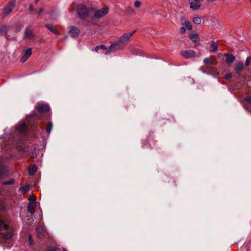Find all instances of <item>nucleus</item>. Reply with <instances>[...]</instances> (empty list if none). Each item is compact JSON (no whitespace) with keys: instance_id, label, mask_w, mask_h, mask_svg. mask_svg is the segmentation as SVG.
Wrapping results in <instances>:
<instances>
[{"instance_id":"obj_1","label":"nucleus","mask_w":251,"mask_h":251,"mask_svg":"<svg viewBox=\"0 0 251 251\" xmlns=\"http://www.w3.org/2000/svg\"><path fill=\"white\" fill-rule=\"evenodd\" d=\"M15 230L13 227H10L7 220L0 219V242L5 243L11 239L14 235Z\"/></svg>"},{"instance_id":"obj_2","label":"nucleus","mask_w":251,"mask_h":251,"mask_svg":"<svg viewBox=\"0 0 251 251\" xmlns=\"http://www.w3.org/2000/svg\"><path fill=\"white\" fill-rule=\"evenodd\" d=\"M76 11L79 18L82 20L85 19L90 16V9L83 4H78L76 7Z\"/></svg>"},{"instance_id":"obj_3","label":"nucleus","mask_w":251,"mask_h":251,"mask_svg":"<svg viewBox=\"0 0 251 251\" xmlns=\"http://www.w3.org/2000/svg\"><path fill=\"white\" fill-rule=\"evenodd\" d=\"M109 7L105 5L102 8L95 11L94 17L96 19L101 18L105 16L109 12Z\"/></svg>"},{"instance_id":"obj_4","label":"nucleus","mask_w":251,"mask_h":251,"mask_svg":"<svg viewBox=\"0 0 251 251\" xmlns=\"http://www.w3.org/2000/svg\"><path fill=\"white\" fill-rule=\"evenodd\" d=\"M15 0H13L10 1L8 5L4 8L2 12V17L3 18L9 14H10L12 11L13 8L15 7Z\"/></svg>"},{"instance_id":"obj_5","label":"nucleus","mask_w":251,"mask_h":251,"mask_svg":"<svg viewBox=\"0 0 251 251\" xmlns=\"http://www.w3.org/2000/svg\"><path fill=\"white\" fill-rule=\"evenodd\" d=\"M135 32L136 31L135 30L132 32L124 34L119 38L120 42L124 45H127L129 42L131 37Z\"/></svg>"},{"instance_id":"obj_6","label":"nucleus","mask_w":251,"mask_h":251,"mask_svg":"<svg viewBox=\"0 0 251 251\" xmlns=\"http://www.w3.org/2000/svg\"><path fill=\"white\" fill-rule=\"evenodd\" d=\"M36 108L40 113H49L50 111V107L47 104H38Z\"/></svg>"},{"instance_id":"obj_7","label":"nucleus","mask_w":251,"mask_h":251,"mask_svg":"<svg viewBox=\"0 0 251 251\" xmlns=\"http://www.w3.org/2000/svg\"><path fill=\"white\" fill-rule=\"evenodd\" d=\"M35 37V35L34 34L33 31L28 27H27L24 31L23 38L33 39Z\"/></svg>"},{"instance_id":"obj_8","label":"nucleus","mask_w":251,"mask_h":251,"mask_svg":"<svg viewBox=\"0 0 251 251\" xmlns=\"http://www.w3.org/2000/svg\"><path fill=\"white\" fill-rule=\"evenodd\" d=\"M32 53V48H29L23 52V55L21 58V62L24 63L31 56Z\"/></svg>"},{"instance_id":"obj_9","label":"nucleus","mask_w":251,"mask_h":251,"mask_svg":"<svg viewBox=\"0 0 251 251\" xmlns=\"http://www.w3.org/2000/svg\"><path fill=\"white\" fill-rule=\"evenodd\" d=\"M37 236L39 238H43L45 237L47 233L46 230L43 226H40L36 228Z\"/></svg>"},{"instance_id":"obj_10","label":"nucleus","mask_w":251,"mask_h":251,"mask_svg":"<svg viewBox=\"0 0 251 251\" xmlns=\"http://www.w3.org/2000/svg\"><path fill=\"white\" fill-rule=\"evenodd\" d=\"M80 32V30L78 28L75 26H71L69 29V33L72 37H77Z\"/></svg>"},{"instance_id":"obj_11","label":"nucleus","mask_w":251,"mask_h":251,"mask_svg":"<svg viewBox=\"0 0 251 251\" xmlns=\"http://www.w3.org/2000/svg\"><path fill=\"white\" fill-rule=\"evenodd\" d=\"M182 56L185 58H189L195 56V52L191 50H189L185 51H182L181 53Z\"/></svg>"},{"instance_id":"obj_12","label":"nucleus","mask_w":251,"mask_h":251,"mask_svg":"<svg viewBox=\"0 0 251 251\" xmlns=\"http://www.w3.org/2000/svg\"><path fill=\"white\" fill-rule=\"evenodd\" d=\"M121 49L120 45L119 43H114L112 44L109 49V50L106 51V54H109L110 52L114 51L116 50H118Z\"/></svg>"},{"instance_id":"obj_13","label":"nucleus","mask_w":251,"mask_h":251,"mask_svg":"<svg viewBox=\"0 0 251 251\" xmlns=\"http://www.w3.org/2000/svg\"><path fill=\"white\" fill-rule=\"evenodd\" d=\"M224 56L226 57L225 61L227 64H230L235 60V57L232 54H224Z\"/></svg>"},{"instance_id":"obj_14","label":"nucleus","mask_w":251,"mask_h":251,"mask_svg":"<svg viewBox=\"0 0 251 251\" xmlns=\"http://www.w3.org/2000/svg\"><path fill=\"white\" fill-rule=\"evenodd\" d=\"M37 206L36 201H30L28 203V210L31 215L34 214V210Z\"/></svg>"},{"instance_id":"obj_15","label":"nucleus","mask_w":251,"mask_h":251,"mask_svg":"<svg viewBox=\"0 0 251 251\" xmlns=\"http://www.w3.org/2000/svg\"><path fill=\"white\" fill-rule=\"evenodd\" d=\"M27 126L25 123H22L19 125L17 127L16 130L20 132L21 133H25L26 131Z\"/></svg>"},{"instance_id":"obj_16","label":"nucleus","mask_w":251,"mask_h":251,"mask_svg":"<svg viewBox=\"0 0 251 251\" xmlns=\"http://www.w3.org/2000/svg\"><path fill=\"white\" fill-rule=\"evenodd\" d=\"M45 26L48 30H49L50 31L52 32L55 35H57L59 34L58 32L55 29L52 24L48 23L45 24Z\"/></svg>"},{"instance_id":"obj_17","label":"nucleus","mask_w":251,"mask_h":251,"mask_svg":"<svg viewBox=\"0 0 251 251\" xmlns=\"http://www.w3.org/2000/svg\"><path fill=\"white\" fill-rule=\"evenodd\" d=\"M190 4L191 8L193 9H197L200 6L199 2L196 0H191Z\"/></svg>"},{"instance_id":"obj_18","label":"nucleus","mask_w":251,"mask_h":251,"mask_svg":"<svg viewBox=\"0 0 251 251\" xmlns=\"http://www.w3.org/2000/svg\"><path fill=\"white\" fill-rule=\"evenodd\" d=\"M189 38L194 43H198L199 41V35L197 34H192L189 35Z\"/></svg>"},{"instance_id":"obj_19","label":"nucleus","mask_w":251,"mask_h":251,"mask_svg":"<svg viewBox=\"0 0 251 251\" xmlns=\"http://www.w3.org/2000/svg\"><path fill=\"white\" fill-rule=\"evenodd\" d=\"M53 128V124L51 122H48L47 127L46 128V131L48 134H50Z\"/></svg>"},{"instance_id":"obj_20","label":"nucleus","mask_w":251,"mask_h":251,"mask_svg":"<svg viewBox=\"0 0 251 251\" xmlns=\"http://www.w3.org/2000/svg\"><path fill=\"white\" fill-rule=\"evenodd\" d=\"M210 46L212 48L211 51L213 52H215L218 50V45L217 44L214 42L212 41L211 43Z\"/></svg>"},{"instance_id":"obj_21","label":"nucleus","mask_w":251,"mask_h":251,"mask_svg":"<svg viewBox=\"0 0 251 251\" xmlns=\"http://www.w3.org/2000/svg\"><path fill=\"white\" fill-rule=\"evenodd\" d=\"M28 170L30 174L33 175L37 171V167L35 165L30 166L29 167Z\"/></svg>"},{"instance_id":"obj_22","label":"nucleus","mask_w":251,"mask_h":251,"mask_svg":"<svg viewBox=\"0 0 251 251\" xmlns=\"http://www.w3.org/2000/svg\"><path fill=\"white\" fill-rule=\"evenodd\" d=\"M243 69V65L242 63H238L236 65V71L239 73Z\"/></svg>"},{"instance_id":"obj_23","label":"nucleus","mask_w":251,"mask_h":251,"mask_svg":"<svg viewBox=\"0 0 251 251\" xmlns=\"http://www.w3.org/2000/svg\"><path fill=\"white\" fill-rule=\"evenodd\" d=\"M23 194L26 193L29 190V187L28 185L22 186L20 188Z\"/></svg>"},{"instance_id":"obj_24","label":"nucleus","mask_w":251,"mask_h":251,"mask_svg":"<svg viewBox=\"0 0 251 251\" xmlns=\"http://www.w3.org/2000/svg\"><path fill=\"white\" fill-rule=\"evenodd\" d=\"M184 25H185L186 27L189 29L191 30L192 29V25L191 23L188 21H185Z\"/></svg>"},{"instance_id":"obj_25","label":"nucleus","mask_w":251,"mask_h":251,"mask_svg":"<svg viewBox=\"0 0 251 251\" xmlns=\"http://www.w3.org/2000/svg\"><path fill=\"white\" fill-rule=\"evenodd\" d=\"M7 30V27L5 25L0 26V33L5 32Z\"/></svg>"},{"instance_id":"obj_26","label":"nucleus","mask_w":251,"mask_h":251,"mask_svg":"<svg viewBox=\"0 0 251 251\" xmlns=\"http://www.w3.org/2000/svg\"><path fill=\"white\" fill-rule=\"evenodd\" d=\"M193 22L196 24H200L201 23V19L198 17H195L193 18Z\"/></svg>"},{"instance_id":"obj_27","label":"nucleus","mask_w":251,"mask_h":251,"mask_svg":"<svg viewBox=\"0 0 251 251\" xmlns=\"http://www.w3.org/2000/svg\"><path fill=\"white\" fill-rule=\"evenodd\" d=\"M15 182V180L13 179H12L9 181H5L3 183V185H11L14 184Z\"/></svg>"},{"instance_id":"obj_28","label":"nucleus","mask_w":251,"mask_h":251,"mask_svg":"<svg viewBox=\"0 0 251 251\" xmlns=\"http://www.w3.org/2000/svg\"><path fill=\"white\" fill-rule=\"evenodd\" d=\"M244 100L251 104V96H249L245 98Z\"/></svg>"},{"instance_id":"obj_29","label":"nucleus","mask_w":251,"mask_h":251,"mask_svg":"<svg viewBox=\"0 0 251 251\" xmlns=\"http://www.w3.org/2000/svg\"><path fill=\"white\" fill-rule=\"evenodd\" d=\"M47 251H60V250L57 248L49 247Z\"/></svg>"},{"instance_id":"obj_30","label":"nucleus","mask_w":251,"mask_h":251,"mask_svg":"<svg viewBox=\"0 0 251 251\" xmlns=\"http://www.w3.org/2000/svg\"><path fill=\"white\" fill-rule=\"evenodd\" d=\"M28 200L30 201H36V196L34 195L30 196Z\"/></svg>"},{"instance_id":"obj_31","label":"nucleus","mask_w":251,"mask_h":251,"mask_svg":"<svg viewBox=\"0 0 251 251\" xmlns=\"http://www.w3.org/2000/svg\"><path fill=\"white\" fill-rule=\"evenodd\" d=\"M134 6L136 8H139L141 6V2L140 1L136 0L134 2Z\"/></svg>"},{"instance_id":"obj_32","label":"nucleus","mask_w":251,"mask_h":251,"mask_svg":"<svg viewBox=\"0 0 251 251\" xmlns=\"http://www.w3.org/2000/svg\"><path fill=\"white\" fill-rule=\"evenodd\" d=\"M126 12L128 13H134V10L132 7H128L126 9Z\"/></svg>"},{"instance_id":"obj_33","label":"nucleus","mask_w":251,"mask_h":251,"mask_svg":"<svg viewBox=\"0 0 251 251\" xmlns=\"http://www.w3.org/2000/svg\"><path fill=\"white\" fill-rule=\"evenodd\" d=\"M204 63H205V64H207V63H211V64H212V61L211 60V59L210 58H206L204 59V61H203Z\"/></svg>"},{"instance_id":"obj_34","label":"nucleus","mask_w":251,"mask_h":251,"mask_svg":"<svg viewBox=\"0 0 251 251\" xmlns=\"http://www.w3.org/2000/svg\"><path fill=\"white\" fill-rule=\"evenodd\" d=\"M251 61V57H248L246 58V62H245V65L246 66H248L250 64V63Z\"/></svg>"},{"instance_id":"obj_35","label":"nucleus","mask_w":251,"mask_h":251,"mask_svg":"<svg viewBox=\"0 0 251 251\" xmlns=\"http://www.w3.org/2000/svg\"><path fill=\"white\" fill-rule=\"evenodd\" d=\"M99 47L100 49L103 50H107V48L106 46L101 45L100 46H99Z\"/></svg>"},{"instance_id":"obj_36","label":"nucleus","mask_w":251,"mask_h":251,"mask_svg":"<svg viewBox=\"0 0 251 251\" xmlns=\"http://www.w3.org/2000/svg\"><path fill=\"white\" fill-rule=\"evenodd\" d=\"M28 240H29V244L30 245H32L33 243V239H32L31 235L29 236Z\"/></svg>"},{"instance_id":"obj_37","label":"nucleus","mask_w":251,"mask_h":251,"mask_svg":"<svg viewBox=\"0 0 251 251\" xmlns=\"http://www.w3.org/2000/svg\"><path fill=\"white\" fill-rule=\"evenodd\" d=\"M21 151L23 152H26L29 151L28 148H21Z\"/></svg>"},{"instance_id":"obj_38","label":"nucleus","mask_w":251,"mask_h":251,"mask_svg":"<svg viewBox=\"0 0 251 251\" xmlns=\"http://www.w3.org/2000/svg\"><path fill=\"white\" fill-rule=\"evenodd\" d=\"M180 32L181 34H184L186 32V29L184 27H182L181 28H180Z\"/></svg>"},{"instance_id":"obj_39","label":"nucleus","mask_w":251,"mask_h":251,"mask_svg":"<svg viewBox=\"0 0 251 251\" xmlns=\"http://www.w3.org/2000/svg\"><path fill=\"white\" fill-rule=\"evenodd\" d=\"M100 49L99 47V46H97L93 50L96 52H98V50H99Z\"/></svg>"},{"instance_id":"obj_40","label":"nucleus","mask_w":251,"mask_h":251,"mask_svg":"<svg viewBox=\"0 0 251 251\" xmlns=\"http://www.w3.org/2000/svg\"><path fill=\"white\" fill-rule=\"evenodd\" d=\"M43 12V9L42 8H41L38 11V14L40 15Z\"/></svg>"},{"instance_id":"obj_41","label":"nucleus","mask_w":251,"mask_h":251,"mask_svg":"<svg viewBox=\"0 0 251 251\" xmlns=\"http://www.w3.org/2000/svg\"><path fill=\"white\" fill-rule=\"evenodd\" d=\"M29 9H30V10H34V7H33V6L32 5H30Z\"/></svg>"},{"instance_id":"obj_42","label":"nucleus","mask_w":251,"mask_h":251,"mask_svg":"<svg viewBox=\"0 0 251 251\" xmlns=\"http://www.w3.org/2000/svg\"><path fill=\"white\" fill-rule=\"evenodd\" d=\"M230 76H231V75H230V74H229V75H227V76H226V78L229 77H230Z\"/></svg>"},{"instance_id":"obj_43","label":"nucleus","mask_w":251,"mask_h":251,"mask_svg":"<svg viewBox=\"0 0 251 251\" xmlns=\"http://www.w3.org/2000/svg\"><path fill=\"white\" fill-rule=\"evenodd\" d=\"M63 251H67L65 248H63Z\"/></svg>"},{"instance_id":"obj_44","label":"nucleus","mask_w":251,"mask_h":251,"mask_svg":"<svg viewBox=\"0 0 251 251\" xmlns=\"http://www.w3.org/2000/svg\"><path fill=\"white\" fill-rule=\"evenodd\" d=\"M0 177H2V175H0Z\"/></svg>"},{"instance_id":"obj_45","label":"nucleus","mask_w":251,"mask_h":251,"mask_svg":"<svg viewBox=\"0 0 251 251\" xmlns=\"http://www.w3.org/2000/svg\"><path fill=\"white\" fill-rule=\"evenodd\" d=\"M39 0H36V2L38 1Z\"/></svg>"}]
</instances>
